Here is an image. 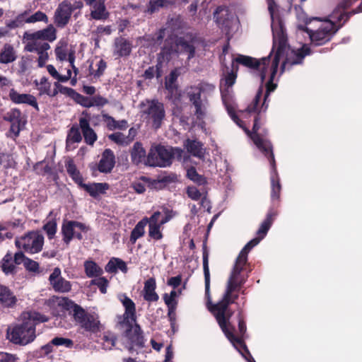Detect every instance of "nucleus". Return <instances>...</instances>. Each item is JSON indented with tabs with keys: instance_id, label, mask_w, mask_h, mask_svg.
<instances>
[{
	"instance_id": "f257e3e1",
	"label": "nucleus",
	"mask_w": 362,
	"mask_h": 362,
	"mask_svg": "<svg viewBox=\"0 0 362 362\" xmlns=\"http://www.w3.org/2000/svg\"><path fill=\"white\" fill-rule=\"evenodd\" d=\"M306 0H287L289 4L288 11L294 9L297 18L305 23V25H299L298 28L305 32L310 39L312 46H322L329 42L338 30L344 25L326 20L323 22L318 18H308L303 11L301 4Z\"/></svg>"
},
{
	"instance_id": "f03ea898",
	"label": "nucleus",
	"mask_w": 362,
	"mask_h": 362,
	"mask_svg": "<svg viewBox=\"0 0 362 362\" xmlns=\"http://www.w3.org/2000/svg\"><path fill=\"white\" fill-rule=\"evenodd\" d=\"M118 299L124 308V313L117 317V327L123 330L122 337L125 339V348L129 352H133L135 348L141 349L145 346L143 330L136 322V304L126 293L119 294Z\"/></svg>"
},
{
	"instance_id": "7ed1b4c3",
	"label": "nucleus",
	"mask_w": 362,
	"mask_h": 362,
	"mask_svg": "<svg viewBox=\"0 0 362 362\" xmlns=\"http://www.w3.org/2000/svg\"><path fill=\"white\" fill-rule=\"evenodd\" d=\"M56 299L57 305L67 311L81 329L93 334L100 331V322L97 315L86 312L81 305L67 297H56Z\"/></svg>"
},
{
	"instance_id": "20e7f679",
	"label": "nucleus",
	"mask_w": 362,
	"mask_h": 362,
	"mask_svg": "<svg viewBox=\"0 0 362 362\" xmlns=\"http://www.w3.org/2000/svg\"><path fill=\"white\" fill-rule=\"evenodd\" d=\"M252 139L254 144L264 154V156L267 158L270 163L271 199L273 202H279L281 185L276 169L272 144L270 141L261 139L257 134H255V132H253Z\"/></svg>"
},
{
	"instance_id": "39448f33",
	"label": "nucleus",
	"mask_w": 362,
	"mask_h": 362,
	"mask_svg": "<svg viewBox=\"0 0 362 362\" xmlns=\"http://www.w3.org/2000/svg\"><path fill=\"white\" fill-rule=\"evenodd\" d=\"M262 93L263 88L262 86H260L257 91L256 95L252 103L250 105H249L246 109V110L250 113L257 112L254 118V124L252 130H250L245 126L244 122L238 117L235 112H233V120L244 130V132L252 141L253 132H255V134H257L261 139L269 141L267 139L268 130L265 128H262V126L263 125L262 118L261 115L262 111L260 110H258V105L261 100Z\"/></svg>"
},
{
	"instance_id": "423d86ee",
	"label": "nucleus",
	"mask_w": 362,
	"mask_h": 362,
	"mask_svg": "<svg viewBox=\"0 0 362 362\" xmlns=\"http://www.w3.org/2000/svg\"><path fill=\"white\" fill-rule=\"evenodd\" d=\"M183 150L179 147L161 144L152 146L148 153V163L151 167L166 168L171 165L175 158L181 160Z\"/></svg>"
},
{
	"instance_id": "0eeeda50",
	"label": "nucleus",
	"mask_w": 362,
	"mask_h": 362,
	"mask_svg": "<svg viewBox=\"0 0 362 362\" xmlns=\"http://www.w3.org/2000/svg\"><path fill=\"white\" fill-rule=\"evenodd\" d=\"M275 47L276 42L274 41L273 47L270 54L266 57H262L261 59H257L250 56L238 54V56L233 59L231 66H233V69H235L236 71H238V64L257 71V74L260 79L261 83H263L267 76L270 58Z\"/></svg>"
},
{
	"instance_id": "6e6552de",
	"label": "nucleus",
	"mask_w": 362,
	"mask_h": 362,
	"mask_svg": "<svg viewBox=\"0 0 362 362\" xmlns=\"http://www.w3.org/2000/svg\"><path fill=\"white\" fill-rule=\"evenodd\" d=\"M289 47L287 45V40L284 36H281L278 39L276 50L270 67L269 80L266 84V92L264 96L263 103L260 110L265 112L268 107L267 100L271 93L276 88V84L273 83L274 78L277 73L280 59L284 56Z\"/></svg>"
},
{
	"instance_id": "1a4fd4ad",
	"label": "nucleus",
	"mask_w": 362,
	"mask_h": 362,
	"mask_svg": "<svg viewBox=\"0 0 362 362\" xmlns=\"http://www.w3.org/2000/svg\"><path fill=\"white\" fill-rule=\"evenodd\" d=\"M8 339L14 344L25 346L36 338L35 329L33 322L25 321L16 324L7 330Z\"/></svg>"
},
{
	"instance_id": "9d476101",
	"label": "nucleus",
	"mask_w": 362,
	"mask_h": 362,
	"mask_svg": "<svg viewBox=\"0 0 362 362\" xmlns=\"http://www.w3.org/2000/svg\"><path fill=\"white\" fill-rule=\"evenodd\" d=\"M45 238L38 230H30L15 240V245L18 249L23 250L29 254H36L42 251Z\"/></svg>"
},
{
	"instance_id": "9b49d317",
	"label": "nucleus",
	"mask_w": 362,
	"mask_h": 362,
	"mask_svg": "<svg viewBox=\"0 0 362 362\" xmlns=\"http://www.w3.org/2000/svg\"><path fill=\"white\" fill-rule=\"evenodd\" d=\"M247 257L239 253L237 257L232 272L227 282L226 289L231 288V293L240 291L241 287L246 282L248 275L245 276L241 273L246 269Z\"/></svg>"
},
{
	"instance_id": "f8f14e48",
	"label": "nucleus",
	"mask_w": 362,
	"mask_h": 362,
	"mask_svg": "<svg viewBox=\"0 0 362 362\" xmlns=\"http://www.w3.org/2000/svg\"><path fill=\"white\" fill-rule=\"evenodd\" d=\"M206 86L211 89L214 88L212 85L200 83L197 86H191L187 92L189 102L195 108L194 115L197 119H202L206 116L208 101L206 99L202 100L201 95Z\"/></svg>"
},
{
	"instance_id": "ddd939ff",
	"label": "nucleus",
	"mask_w": 362,
	"mask_h": 362,
	"mask_svg": "<svg viewBox=\"0 0 362 362\" xmlns=\"http://www.w3.org/2000/svg\"><path fill=\"white\" fill-rule=\"evenodd\" d=\"M147 107L143 111L146 118L151 122L155 129L161 127L163 121L165 117L164 104L157 99L146 100Z\"/></svg>"
},
{
	"instance_id": "4468645a",
	"label": "nucleus",
	"mask_w": 362,
	"mask_h": 362,
	"mask_svg": "<svg viewBox=\"0 0 362 362\" xmlns=\"http://www.w3.org/2000/svg\"><path fill=\"white\" fill-rule=\"evenodd\" d=\"M89 228L86 224L76 221H64L62 226V240L69 245L73 238L81 240L83 237L82 232L86 233Z\"/></svg>"
},
{
	"instance_id": "2eb2a0df",
	"label": "nucleus",
	"mask_w": 362,
	"mask_h": 362,
	"mask_svg": "<svg viewBox=\"0 0 362 362\" xmlns=\"http://www.w3.org/2000/svg\"><path fill=\"white\" fill-rule=\"evenodd\" d=\"M276 215L277 213L273 209H271L268 211L266 218L262 223L259 228L257 231V236L251 240L250 241H249L241 250L240 253L247 257L248 253L250 252V250L254 247L257 245L259 243V242L266 236Z\"/></svg>"
},
{
	"instance_id": "dca6fc26",
	"label": "nucleus",
	"mask_w": 362,
	"mask_h": 362,
	"mask_svg": "<svg viewBox=\"0 0 362 362\" xmlns=\"http://www.w3.org/2000/svg\"><path fill=\"white\" fill-rule=\"evenodd\" d=\"M276 215L277 213L273 209H271L268 211L266 218L262 223L259 228L257 231V236L251 240L250 241H249L241 250L240 253L247 257L248 253L250 252V250L254 247L257 245L259 243V242L266 236Z\"/></svg>"
},
{
	"instance_id": "f3484780",
	"label": "nucleus",
	"mask_w": 362,
	"mask_h": 362,
	"mask_svg": "<svg viewBox=\"0 0 362 362\" xmlns=\"http://www.w3.org/2000/svg\"><path fill=\"white\" fill-rule=\"evenodd\" d=\"M57 39V30L52 24L48 25L45 28L34 33L25 32L23 36V41L41 42L40 40L53 42Z\"/></svg>"
},
{
	"instance_id": "a211bd4d",
	"label": "nucleus",
	"mask_w": 362,
	"mask_h": 362,
	"mask_svg": "<svg viewBox=\"0 0 362 362\" xmlns=\"http://www.w3.org/2000/svg\"><path fill=\"white\" fill-rule=\"evenodd\" d=\"M74 11V8L70 1H62L58 5L54 15V21L57 26L59 28L66 26L69 22Z\"/></svg>"
},
{
	"instance_id": "6ab92c4d",
	"label": "nucleus",
	"mask_w": 362,
	"mask_h": 362,
	"mask_svg": "<svg viewBox=\"0 0 362 362\" xmlns=\"http://www.w3.org/2000/svg\"><path fill=\"white\" fill-rule=\"evenodd\" d=\"M115 165V156L113 151L110 148H106L102 153L101 158L96 166H90L92 175L97 176L96 171L103 173H110L112 172Z\"/></svg>"
},
{
	"instance_id": "aec40b11",
	"label": "nucleus",
	"mask_w": 362,
	"mask_h": 362,
	"mask_svg": "<svg viewBox=\"0 0 362 362\" xmlns=\"http://www.w3.org/2000/svg\"><path fill=\"white\" fill-rule=\"evenodd\" d=\"M50 285L56 292L68 293L71 290L72 285L69 281L61 276V269L55 267L49 276Z\"/></svg>"
},
{
	"instance_id": "412c9836",
	"label": "nucleus",
	"mask_w": 362,
	"mask_h": 362,
	"mask_svg": "<svg viewBox=\"0 0 362 362\" xmlns=\"http://www.w3.org/2000/svg\"><path fill=\"white\" fill-rule=\"evenodd\" d=\"M228 295L223 296L222 299L215 304L208 306L209 310L215 317L219 327H224L225 314L228 311V303L226 300Z\"/></svg>"
},
{
	"instance_id": "4be33fe9",
	"label": "nucleus",
	"mask_w": 362,
	"mask_h": 362,
	"mask_svg": "<svg viewBox=\"0 0 362 362\" xmlns=\"http://www.w3.org/2000/svg\"><path fill=\"white\" fill-rule=\"evenodd\" d=\"M129 153L131 156V161L133 165L136 166L140 165L148 166L147 160L148 154H146V151L141 142H135L133 146L131 148Z\"/></svg>"
},
{
	"instance_id": "5701e85b",
	"label": "nucleus",
	"mask_w": 362,
	"mask_h": 362,
	"mask_svg": "<svg viewBox=\"0 0 362 362\" xmlns=\"http://www.w3.org/2000/svg\"><path fill=\"white\" fill-rule=\"evenodd\" d=\"M292 57H286L283 62L281 71H284L286 66H292L293 65L303 64L304 58L311 53V50L308 45H303L300 49H298L297 51H292Z\"/></svg>"
},
{
	"instance_id": "b1692460",
	"label": "nucleus",
	"mask_w": 362,
	"mask_h": 362,
	"mask_svg": "<svg viewBox=\"0 0 362 362\" xmlns=\"http://www.w3.org/2000/svg\"><path fill=\"white\" fill-rule=\"evenodd\" d=\"M132 49V43L124 37L119 36L114 40L113 55L117 58L129 56Z\"/></svg>"
},
{
	"instance_id": "393cba45",
	"label": "nucleus",
	"mask_w": 362,
	"mask_h": 362,
	"mask_svg": "<svg viewBox=\"0 0 362 362\" xmlns=\"http://www.w3.org/2000/svg\"><path fill=\"white\" fill-rule=\"evenodd\" d=\"M9 99L15 104H26L34 107L37 111L39 110L38 104L36 98L28 93H19L14 88L9 91Z\"/></svg>"
},
{
	"instance_id": "a878e982",
	"label": "nucleus",
	"mask_w": 362,
	"mask_h": 362,
	"mask_svg": "<svg viewBox=\"0 0 362 362\" xmlns=\"http://www.w3.org/2000/svg\"><path fill=\"white\" fill-rule=\"evenodd\" d=\"M203 270L205 283V296L208 300L207 307L212 304L210 294V272L209 267V252L206 244H203L202 248Z\"/></svg>"
},
{
	"instance_id": "bb28decb",
	"label": "nucleus",
	"mask_w": 362,
	"mask_h": 362,
	"mask_svg": "<svg viewBox=\"0 0 362 362\" xmlns=\"http://www.w3.org/2000/svg\"><path fill=\"white\" fill-rule=\"evenodd\" d=\"M86 191L90 197L96 199L100 194H104L106 191L110 188V185L107 182H93L83 184L79 187Z\"/></svg>"
},
{
	"instance_id": "cd10ccee",
	"label": "nucleus",
	"mask_w": 362,
	"mask_h": 362,
	"mask_svg": "<svg viewBox=\"0 0 362 362\" xmlns=\"http://www.w3.org/2000/svg\"><path fill=\"white\" fill-rule=\"evenodd\" d=\"M79 125L81 129L85 142L90 146H93L98 139L95 131L90 127L89 119L86 117L79 118Z\"/></svg>"
},
{
	"instance_id": "c85d7f7f",
	"label": "nucleus",
	"mask_w": 362,
	"mask_h": 362,
	"mask_svg": "<svg viewBox=\"0 0 362 362\" xmlns=\"http://www.w3.org/2000/svg\"><path fill=\"white\" fill-rule=\"evenodd\" d=\"M80 129L79 124H74L69 129L66 139V151H72L75 149L76 146H74V144L80 143L82 141Z\"/></svg>"
},
{
	"instance_id": "c756f323",
	"label": "nucleus",
	"mask_w": 362,
	"mask_h": 362,
	"mask_svg": "<svg viewBox=\"0 0 362 362\" xmlns=\"http://www.w3.org/2000/svg\"><path fill=\"white\" fill-rule=\"evenodd\" d=\"M18 301L13 292L6 286L0 284V303L7 308H13Z\"/></svg>"
},
{
	"instance_id": "7c9ffc66",
	"label": "nucleus",
	"mask_w": 362,
	"mask_h": 362,
	"mask_svg": "<svg viewBox=\"0 0 362 362\" xmlns=\"http://www.w3.org/2000/svg\"><path fill=\"white\" fill-rule=\"evenodd\" d=\"M180 75V69L175 68L172 70L165 79V88L170 94L169 98L176 97L178 91V85L177 83V78Z\"/></svg>"
},
{
	"instance_id": "2f4dec72",
	"label": "nucleus",
	"mask_w": 362,
	"mask_h": 362,
	"mask_svg": "<svg viewBox=\"0 0 362 362\" xmlns=\"http://www.w3.org/2000/svg\"><path fill=\"white\" fill-rule=\"evenodd\" d=\"M0 269L6 276H14L17 274L18 267L13 262L11 252H8L0 261Z\"/></svg>"
},
{
	"instance_id": "473e14b6",
	"label": "nucleus",
	"mask_w": 362,
	"mask_h": 362,
	"mask_svg": "<svg viewBox=\"0 0 362 362\" xmlns=\"http://www.w3.org/2000/svg\"><path fill=\"white\" fill-rule=\"evenodd\" d=\"M156 282L154 278H149L144 282L143 297L146 301L151 303L158 300L159 296L156 292Z\"/></svg>"
},
{
	"instance_id": "72a5a7b5",
	"label": "nucleus",
	"mask_w": 362,
	"mask_h": 362,
	"mask_svg": "<svg viewBox=\"0 0 362 362\" xmlns=\"http://www.w3.org/2000/svg\"><path fill=\"white\" fill-rule=\"evenodd\" d=\"M175 41L177 54H187L188 60L194 57L195 47L192 41H188L182 37H177Z\"/></svg>"
},
{
	"instance_id": "f704fd0d",
	"label": "nucleus",
	"mask_w": 362,
	"mask_h": 362,
	"mask_svg": "<svg viewBox=\"0 0 362 362\" xmlns=\"http://www.w3.org/2000/svg\"><path fill=\"white\" fill-rule=\"evenodd\" d=\"M174 54H177L176 41L171 37L167 38L158 55L165 59L166 63H168Z\"/></svg>"
},
{
	"instance_id": "c9c22d12",
	"label": "nucleus",
	"mask_w": 362,
	"mask_h": 362,
	"mask_svg": "<svg viewBox=\"0 0 362 362\" xmlns=\"http://www.w3.org/2000/svg\"><path fill=\"white\" fill-rule=\"evenodd\" d=\"M224 334L243 356L250 354V352L244 341V337H241L240 335L238 337L235 336L234 334V331L233 330L226 332Z\"/></svg>"
},
{
	"instance_id": "e433bc0d",
	"label": "nucleus",
	"mask_w": 362,
	"mask_h": 362,
	"mask_svg": "<svg viewBox=\"0 0 362 362\" xmlns=\"http://www.w3.org/2000/svg\"><path fill=\"white\" fill-rule=\"evenodd\" d=\"M184 147L193 156L199 158L204 157L203 144L201 141L187 139L184 142Z\"/></svg>"
},
{
	"instance_id": "4c0bfd02",
	"label": "nucleus",
	"mask_w": 362,
	"mask_h": 362,
	"mask_svg": "<svg viewBox=\"0 0 362 362\" xmlns=\"http://www.w3.org/2000/svg\"><path fill=\"white\" fill-rule=\"evenodd\" d=\"M90 16L94 20L104 21L109 18L110 13L106 9L105 0H98V1L93 5Z\"/></svg>"
},
{
	"instance_id": "58836bf2",
	"label": "nucleus",
	"mask_w": 362,
	"mask_h": 362,
	"mask_svg": "<svg viewBox=\"0 0 362 362\" xmlns=\"http://www.w3.org/2000/svg\"><path fill=\"white\" fill-rule=\"evenodd\" d=\"M105 269L110 274L117 273L118 269L124 274L128 272L126 262L117 257H112L105 265Z\"/></svg>"
},
{
	"instance_id": "ea45409f",
	"label": "nucleus",
	"mask_w": 362,
	"mask_h": 362,
	"mask_svg": "<svg viewBox=\"0 0 362 362\" xmlns=\"http://www.w3.org/2000/svg\"><path fill=\"white\" fill-rule=\"evenodd\" d=\"M65 167L67 171V173L71 177V178L74 180V182L80 187L83 182V178L78 170L76 164L73 159L70 158L65 162Z\"/></svg>"
},
{
	"instance_id": "a19ab883",
	"label": "nucleus",
	"mask_w": 362,
	"mask_h": 362,
	"mask_svg": "<svg viewBox=\"0 0 362 362\" xmlns=\"http://www.w3.org/2000/svg\"><path fill=\"white\" fill-rule=\"evenodd\" d=\"M17 59L16 52L12 45L6 43L0 52V63L9 64Z\"/></svg>"
},
{
	"instance_id": "79ce46f5",
	"label": "nucleus",
	"mask_w": 362,
	"mask_h": 362,
	"mask_svg": "<svg viewBox=\"0 0 362 362\" xmlns=\"http://www.w3.org/2000/svg\"><path fill=\"white\" fill-rule=\"evenodd\" d=\"M25 43L24 50L29 52H35L39 56L47 54V51L50 49L48 42H34L30 41H23Z\"/></svg>"
},
{
	"instance_id": "37998d69",
	"label": "nucleus",
	"mask_w": 362,
	"mask_h": 362,
	"mask_svg": "<svg viewBox=\"0 0 362 362\" xmlns=\"http://www.w3.org/2000/svg\"><path fill=\"white\" fill-rule=\"evenodd\" d=\"M230 12L228 6H219L216 8L214 13V18L215 22L219 26H224L226 23L228 21Z\"/></svg>"
},
{
	"instance_id": "c03bdc74",
	"label": "nucleus",
	"mask_w": 362,
	"mask_h": 362,
	"mask_svg": "<svg viewBox=\"0 0 362 362\" xmlns=\"http://www.w3.org/2000/svg\"><path fill=\"white\" fill-rule=\"evenodd\" d=\"M147 223L148 218L145 217L142 218L140 221H139L135 226V227L133 228V230L131 232L129 238V241L132 245L136 243L137 239L144 236L145 233V227L147 225Z\"/></svg>"
},
{
	"instance_id": "a18cd8bd",
	"label": "nucleus",
	"mask_w": 362,
	"mask_h": 362,
	"mask_svg": "<svg viewBox=\"0 0 362 362\" xmlns=\"http://www.w3.org/2000/svg\"><path fill=\"white\" fill-rule=\"evenodd\" d=\"M341 9L343 10L342 11H334L332 16L334 19L337 20V23H341L342 21L344 24L349 21L351 16L362 12V2L356 8L353 9L349 12H345V9Z\"/></svg>"
},
{
	"instance_id": "49530a36",
	"label": "nucleus",
	"mask_w": 362,
	"mask_h": 362,
	"mask_svg": "<svg viewBox=\"0 0 362 362\" xmlns=\"http://www.w3.org/2000/svg\"><path fill=\"white\" fill-rule=\"evenodd\" d=\"M84 270L88 278L99 277L103 274V269L93 260H86L84 262Z\"/></svg>"
},
{
	"instance_id": "de8ad7c7",
	"label": "nucleus",
	"mask_w": 362,
	"mask_h": 362,
	"mask_svg": "<svg viewBox=\"0 0 362 362\" xmlns=\"http://www.w3.org/2000/svg\"><path fill=\"white\" fill-rule=\"evenodd\" d=\"M24 320L25 321H30V322H33L34 327L35 328L37 324L47 322L49 318L40 313L31 311L27 313V317H24Z\"/></svg>"
},
{
	"instance_id": "09e8293b",
	"label": "nucleus",
	"mask_w": 362,
	"mask_h": 362,
	"mask_svg": "<svg viewBox=\"0 0 362 362\" xmlns=\"http://www.w3.org/2000/svg\"><path fill=\"white\" fill-rule=\"evenodd\" d=\"M187 177L199 185H204L207 183L206 178L199 175L194 167H190L187 170Z\"/></svg>"
},
{
	"instance_id": "8fccbe9b",
	"label": "nucleus",
	"mask_w": 362,
	"mask_h": 362,
	"mask_svg": "<svg viewBox=\"0 0 362 362\" xmlns=\"http://www.w3.org/2000/svg\"><path fill=\"white\" fill-rule=\"evenodd\" d=\"M37 22H44L48 23L49 18L47 14L41 11H37L35 13L27 16L25 23H35Z\"/></svg>"
},
{
	"instance_id": "3c124183",
	"label": "nucleus",
	"mask_w": 362,
	"mask_h": 362,
	"mask_svg": "<svg viewBox=\"0 0 362 362\" xmlns=\"http://www.w3.org/2000/svg\"><path fill=\"white\" fill-rule=\"evenodd\" d=\"M43 230L46 233L49 240H52L57 230V223L56 219L48 221L43 226Z\"/></svg>"
},
{
	"instance_id": "603ef678",
	"label": "nucleus",
	"mask_w": 362,
	"mask_h": 362,
	"mask_svg": "<svg viewBox=\"0 0 362 362\" xmlns=\"http://www.w3.org/2000/svg\"><path fill=\"white\" fill-rule=\"evenodd\" d=\"M4 120L14 122H22L21 111L18 108H13L4 117Z\"/></svg>"
},
{
	"instance_id": "864d4df0",
	"label": "nucleus",
	"mask_w": 362,
	"mask_h": 362,
	"mask_svg": "<svg viewBox=\"0 0 362 362\" xmlns=\"http://www.w3.org/2000/svg\"><path fill=\"white\" fill-rule=\"evenodd\" d=\"M168 3V0H150L147 4L146 12L152 14L163 8Z\"/></svg>"
},
{
	"instance_id": "5fc2aeb1",
	"label": "nucleus",
	"mask_w": 362,
	"mask_h": 362,
	"mask_svg": "<svg viewBox=\"0 0 362 362\" xmlns=\"http://www.w3.org/2000/svg\"><path fill=\"white\" fill-rule=\"evenodd\" d=\"M67 43L65 42L60 41L59 45L56 47L54 49L55 55L57 60L63 62L66 59L67 57V50H66Z\"/></svg>"
},
{
	"instance_id": "6e6d98bb",
	"label": "nucleus",
	"mask_w": 362,
	"mask_h": 362,
	"mask_svg": "<svg viewBox=\"0 0 362 362\" xmlns=\"http://www.w3.org/2000/svg\"><path fill=\"white\" fill-rule=\"evenodd\" d=\"M161 226L159 224H148V236L155 240H161L163 235L160 230Z\"/></svg>"
},
{
	"instance_id": "4d7b16f0",
	"label": "nucleus",
	"mask_w": 362,
	"mask_h": 362,
	"mask_svg": "<svg viewBox=\"0 0 362 362\" xmlns=\"http://www.w3.org/2000/svg\"><path fill=\"white\" fill-rule=\"evenodd\" d=\"M90 284L97 286L101 293L105 294L107 293L109 281L105 277L99 276L98 279H93Z\"/></svg>"
},
{
	"instance_id": "13d9d810",
	"label": "nucleus",
	"mask_w": 362,
	"mask_h": 362,
	"mask_svg": "<svg viewBox=\"0 0 362 362\" xmlns=\"http://www.w3.org/2000/svg\"><path fill=\"white\" fill-rule=\"evenodd\" d=\"M52 344L56 346H64L66 348H72L74 346V341L71 339L64 338L61 337H56L51 340Z\"/></svg>"
},
{
	"instance_id": "bf43d9fd",
	"label": "nucleus",
	"mask_w": 362,
	"mask_h": 362,
	"mask_svg": "<svg viewBox=\"0 0 362 362\" xmlns=\"http://www.w3.org/2000/svg\"><path fill=\"white\" fill-rule=\"evenodd\" d=\"M181 291L177 292L175 290L170 291V294L164 293L163 298L166 305H177L178 301L175 299Z\"/></svg>"
},
{
	"instance_id": "052dcab7",
	"label": "nucleus",
	"mask_w": 362,
	"mask_h": 362,
	"mask_svg": "<svg viewBox=\"0 0 362 362\" xmlns=\"http://www.w3.org/2000/svg\"><path fill=\"white\" fill-rule=\"evenodd\" d=\"M237 317L238 320V332L239 335L241 337H245L247 331L246 322L245 320V316L243 314V309L238 310V313L237 314Z\"/></svg>"
},
{
	"instance_id": "680f3d73",
	"label": "nucleus",
	"mask_w": 362,
	"mask_h": 362,
	"mask_svg": "<svg viewBox=\"0 0 362 362\" xmlns=\"http://www.w3.org/2000/svg\"><path fill=\"white\" fill-rule=\"evenodd\" d=\"M233 315V311L228 308V311H226L225 314L224 327H220V328L221 329L222 332L224 334L232 330L235 331V327L232 325L231 323L230 322V320Z\"/></svg>"
},
{
	"instance_id": "e2e57ef3",
	"label": "nucleus",
	"mask_w": 362,
	"mask_h": 362,
	"mask_svg": "<svg viewBox=\"0 0 362 362\" xmlns=\"http://www.w3.org/2000/svg\"><path fill=\"white\" fill-rule=\"evenodd\" d=\"M238 71H235V69H231V71L227 72L224 77V86L227 88H230L233 86L235 83V80L237 78Z\"/></svg>"
},
{
	"instance_id": "0e129e2a",
	"label": "nucleus",
	"mask_w": 362,
	"mask_h": 362,
	"mask_svg": "<svg viewBox=\"0 0 362 362\" xmlns=\"http://www.w3.org/2000/svg\"><path fill=\"white\" fill-rule=\"evenodd\" d=\"M54 86L57 88H59V91L60 93L66 95L70 97L71 98H72L73 100L75 99L77 92L74 89H73L71 88L64 86L61 85L60 83H59L58 82H55Z\"/></svg>"
},
{
	"instance_id": "69168bd1",
	"label": "nucleus",
	"mask_w": 362,
	"mask_h": 362,
	"mask_svg": "<svg viewBox=\"0 0 362 362\" xmlns=\"http://www.w3.org/2000/svg\"><path fill=\"white\" fill-rule=\"evenodd\" d=\"M167 307L168 317L170 321V327L174 330L177 320L176 309L177 305H167Z\"/></svg>"
},
{
	"instance_id": "338daca9",
	"label": "nucleus",
	"mask_w": 362,
	"mask_h": 362,
	"mask_svg": "<svg viewBox=\"0 0 362 362\" xmlns=\"http://www.w3.org/2000/svg\"><path fill=\"white\" fill-rule=\"evenodd\" d=\"M74 101H76L77 103L80 104L81 105L85 107H93L91 98L84 96L78 93H77V94L76 95Z\"/></svg>"
},
{
	"instance_id": "774afa93",
	"label": "nucleus",
	"mask_w": 362,
	"mask_h": 362,
	"mask_svg": "<svg viewBox=\"0 0 362 362\" xmlns=\"http://www.w3.org/2000/svg\"><path fill=\"white\" fill-rule=\"evenodd\" d=\"M187 194L189 198L194 201L199 200L202 197L200 191L194 186H189L187 188Z\"/></svg>"
}]
</instances>
